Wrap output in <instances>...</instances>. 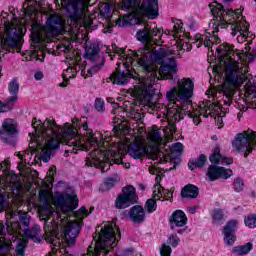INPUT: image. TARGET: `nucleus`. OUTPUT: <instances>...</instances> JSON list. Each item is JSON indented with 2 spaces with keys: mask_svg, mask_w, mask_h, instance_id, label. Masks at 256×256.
I'll use <instances>...</instances> for the list:
<instances>
[{
  "mask_svg": "<svg viewBox=\"0 0 256 256\" xmlns=\"http://www.w3.org/2000/svg\"><path fill=\"white\" fill-rule=\"evenodd\" d=\"M32 126L34 129H40L37 134H33L31 139L32 147H42L40 151V160L43 163H49L51 161L52 151L59 149V145L64 143L68 147H72V150L68 151H89L91 147L95 149L86 158V165L88 167H96L101 169L102 173L109 171V167L115 163L119 165L121 163V151L116 149H108L103 151L98 149L99 140L93 134V130L89 129L87 123L81 125L80 129H83L85 135V141H81L77 137L75 128L71 126L59 127L55 121L46 119L43 122L37 121V118L33 119Z\"/></svg>",
  "mask_w": 256,
  "mask_h": 256,
  "instance_id": "nucleus-1",
  "label": "nucleus"
},
{
  "mask_svg": "<svg viewBox=\"0 0 256 256\" xmlns=\"http://www.w3.org/2000/svg\"><path fill=\"white\" fill-rule=\"evenodd\" d=\"M161 31L158 28H151L146 25L136 33L137 41L144 44L143 48L137 51L131 52L126 57V63L133 65H139L144 71L146 76L143 78H136L134 87L138 91L140 100L144 105H153V95H155L156 81L161 79H173V75H177V62L175 57L171 56V52L165 48H161L154 53L151 52V48L147 45L148 43H155L159 41L161 36H158Z\"/></svg>",
  "mask_w": 256,
  "mask_h": 256,
  "instance_id": "nucleus-2",
  "label": "nucleus"
},
{
  "mask_svg": "<svg viewBox=\"0 0 256 256\" xmlns=\"http://www.w3.org/2000/svg\"><path fill=\"white\" fill-rule=\"evenodd\" d=\"M56 207L62 211V214L57 212L58 219L57 225L60 229L59 233L52 232L46 237V241H49L54 247H60L63 241H66L70 247L77 243V238L81 233V225H83V219L89 215L87 208L82 206L78 211L74 213L76 220H70L67 217V213H73L76 207H79V199L75 194H62L58 195L55 200Z\"/></svg>",
  "mask_w": 256,
  "mask_h": 256,
  "instance_id": "nucleus-3",
  "label": "nucleus"
},
{
  "mask_svg": "<svg viewBox=\"0 0 256 256\" xmlns=\"http://www.w3.org/2000/svg\"><path fill=\"white\" fill-rule=\"evenodd\" d=\"M216 51H218L221 65H225V81L220 89V93L223 95L222 100H220V105L229 107V105H231L235 89L245 81L243 66L239 62L241 56H239V53H236V59L233 45L228 43L220 45Z\"/></svg>",
  "mask_w": 256,
  "mask_h": 256,
  "instance_id": "nucleus-4",
  "label": "nucleus"
},
{
  "mask_svg": "<svg viewBox=\"0 0 256 256\" xmlns=\"http://www.w3.org/2000/svg\"><path fill=\"white\" fill-rule=\"evenodd\" d=\"M193 89H195V84L191 78L182 79L178 83L177 105L179 108L172 110L175 121H181V119H183V115H188L190 119H193L194 125H199V123H201L199 115H202V117H209V115H211V111H215L217 105L206 101L199 105L198 112H191L189 105H191Z\"/></svg>",
  "mask_w": 256,
  "mask_h": 256,
  "instance_id": "nucleus-5",
  "label": "nucleus"
},
{
  "mask_svg": "<svg viewBox=\"0 0 256 256\" xmlns=\"http://www.w3.org/2000/svg\"><path fill=\"white\" fill-rule=\"evenodd\" d=\"M210 11L216 20L214 23L216 27H220V29H227L230 25V29L232 31L231 35L233 37L239 33V36L237 37L238 43H243L245 39L251 35V32L249 31V24L247 20H245V17L239 16L241 15L239 10L233 11V9H225L223 5L213 2L210 4Z\"/></svg>",
  "mask_w": 256,
  "mask_h": 256,
  "instance_id": "nucleus-6",
  "label": "nucleus"
},
{
  "mask_svg": "<svg viewBox=\"0 0 256 256\" xmlns=\"http://www.w3.org/2000/svg\"><path fill=\"white\" fill-rule=\"evenodd\" d=\"M120 9L129 13V16L119 17L116 22L118 27H127V25H139L143 17L148 19H157L159 17V0H122Z\"/></svg>",
  "mask_w": 256,
  "mask_h": 256,
  "instance_id": "nucleus-7",
  "label": "nucleus"
},
{
  "mask_svg": "<svg viewBox=\"0 0 256 256\" xmlns=\"http://www.w3.org/2000/svg\"><path fill=\"white\" fill-rule=\"evenodd\" d=\"M63 33H65V22L58 14H51L40 32V38L51 41V39L57 37V35H63Z\"/></svg>",
  "mask_w": 256,
  "mask_h": 256,
  "instance_id": "nucleus-8",
  "label": "nucleus"
},
{
  "mask_svg": "<svg viewBox=\"0 0 256 256\" xmlns=\"http://www.w3.org/2000/svg\"><path fill=\"white\" fill-rule=\"evenodd\" d=\"M6 38L1 39V49L3 51H11L14 49L19 53L21 51V29L14 23H7L4 26Z\"/></svg>",
  "mask_w": 256,
  "mask_h": 256,
  "instance_id": "nucleus-9",
  "label": "nucleus"
},
{
  "mask_svg": "<svg viewBox=\"0 0 256 256\" xmlns=\"http://www.w3.org/2000/svg\"><path fill=\"white\" fill-rule=\"evenodd\" d=\"M61 3L69 15L70 23L77 25V21L83 19L85 13V0H61Z\"/></svg>",
  "mask_w": 256,
  "mask_h": 256,
  "instance_id": "nucleus-10",
  "label": "nucleus"
},
{
  "mask_svg": "<svg viewBox=\"0 0 256 256\" xmlns=\"http://www.w3.org/2000/svg\"><path fill=\"white\" fill-rule=\"evenodd\" d=\"M139 201V196L137 195V190L133 185H128L122 189V193L116 198V209H127L131 205H135Z\"/></svg>",
  "mask_w": 256,
  "mask_h": 256,
  "instance_id": "nucleus-11",
  "label": "nucleus"
},
{
  "mask_svg": "<svg viewBox=\"0 0 256 256\" xmlns=\"http://www.w3.org/2000/svg\"><path fill=\"white\" fill-rule=\"evenodd\" d=\"M0 135L4 143L14 146L17 143V123L11 118H6L2 122Z\"/></svg>",
  "mask_w": 256,
  "mask_h": 256,
  "instance_id": "nucleus-12",
  "label": "nucleus"
},
{
  "mask_svg": "<svg viewBox=\"0 0 256 256\" xmlns=\"http://www.w3.org/2000/svg\"><path fill=\"white\" fill-rule=\"evenodd\" d=\"M231 175H233V170L219 167L217 165H210L206 173L209 181H217V179H229Z\"/></svg>",
  "mask_w": 256,
  "mask_h": 256,
  "instance_id": "nucleus-13",
  "label": "nucleus"
},
{
  "mask_svg": "<svg viewBox=\"0 0 256 256\" xmlns=\"http://www.w3.org/2000/svg\"><path fill=\"white\" fill-rule=\"evenodd\" d=\"M237 225H239V221L230 220L223 227V235H224V243L228 246L233 245L235 241H237V236H235V231H237Z\"/></svg>",
  "mask_w": 256,
  "mask_h": 256,
  "instance_id": "nucleus-14",
  "label": "nucleus"
},
{
  "mask_svg": "<svg viewBox=\"0 0 256 256\" xmlns=\"http://www.w3.org/2000/svg\"><path fill=\"white\" fill-rule=\"evenodd\" d=\"M209 161L212 163V165H231L233 164V158H227L221 156V148L219 145H216L213 150L212 154L209 156Z\"/></svg>",
  "mask_w": 256,
  "mask_h": 256,
  "instance_id": "nucleus-15",
  "label": "nucleus"
},
{
  "mask_svg": "<svg viewBox=\"0 0 256 256\" xmlns=\"http://www.w3.org/2000/svg\"><path fill=\"white\" fill-rule=\"evenodd\" d=\"M147 153H149V147L137 142L131 144L128 148V155H130L132 159H142Z\"/></svg>",
  "mask_w": 256,
  "mask_h": 256,
  "instance_id": "nucleus-16",
  "label": "nucleus"
},
{
  "mask_svg": "<svg viewBox=\"0 0 256 256\" xmlns=\"http://www.w3.org/2000/svg\"><path fill=\"white\" fill-rule=\"evenodd\" d=\"M113 78L116 85H126V83H129L130 79H135L129 68H126V70L122 72L117 68L116 72L113 74Z\"/></svg>",
  "mask_w": 256,
  "mask_h": 256,
  "instance_id": "nucleus-17",
  "label": "nucleus"
},
{
  "mask_svg": "<svg viewBox=\"0 0 256 256\" xmlns=\"http://www.w3.org/2000/svg\"><path fill=\"white\" fill-rule=\"evenodd\" d=\"M132 223H143L146 219L145 208L141 205H134L128 212Z\"/></svg>",
  "mask_w": 256,
  "mask_h": 256,
  "instance_id": "nucleus-18",
  "label": "nucleus"
},
{
  "mask_svg": "<svg viewBox=\"0 0 256 256\" xmlns=\"http://www.w3.org/2000/svg\"><path fill=\"white\" fill-rule=\"evenodd\" d=\"M170 223L172 224L171 229H175V227H185V225H187L185 212L176 210L170 218Z\"/></svg>",
  "mask_w": 256,
  "mask_h": 256,
  "instance_id": "nucleus-19",
  "label": "nucleus"
},
{
  "mask_svg": "<svg viewBox=\"0 0 256 256\" xmlns=\"http://www.w3.org/2000/svg\"><path fill=\"white\" fill-rule=\"evenodd\" d=\"M8 91L11 96L7 100L15 107V103L19 101V82L17 78L12 79L8 84Z\"/></svg>",
  "mask_w": 256,
  "mask_h": 256,
  "instance_id": "nucleus-20",
  "label": "nucleus"
},
{
  "mask_svg": "<svg viewBox=\"0 0 256 256\" xmlns=\"http://www.w3.org/2000/svg\"><path fill=\"white\" fill-rule=\"evenodd\" d=\"M24 236L27 239H32L34 243H41L43 241V235H41V228L39 225H34L31 229H24Z\"/></svg>",
  "mask_w": 256,
  "mask_h": 256,
  "instance_id": "nucleus-21",
  "label": "nucleus"
},
{
  "mask_svg": "<svg viewBox=\"0 0 256 256\" xmlns=\"http://www.w3.org/2000/svg\"><path fill=\"white\" fill-rule=\"evenodd\" d=\"M86 57L90 59V61H102V58L98 55L99 53V45L95 43H87L85 47Z\"/></svg>",
  "mask_w": 256,
  "mask_h": 256,
  "instance_id": "nucleus-22",
  "label": "nucleus"
},
{
  "mask_svg": "<svg viewBox=\"0 0 256 256\" xmlns=\"http://www.w3.org/2000/svg\"><path fill=\"white\" fill-rule=\"evenodd\" d=\"M207 165V157L205 154H200L197 158H194L189 161L188 168L190 171H193L194 169H201Z\"/></svg>",
  "mask_w": 256,
  "mask_h": 256,
  "instance_id": "nucleus-23",
  "label": "nucleus"
},
{
  "mask_svg": "<svg viewBox=\"0 0 256 256\" xmlns=\"http://www.w3.org/2000/svg\"><path fill=\"white\" fill-rule=\"evenodd\" d=\"M181 195L185 199H195L199 195V188L193 184H188L182 189Z\"/></svg>",
  "mask_w": 256,
  "mask_h": 256,
  "instance_id": "nucleus-24",
  "label": "nucleus"
},
{
  "mask_svg": "<svg viewBox=\"0 0 256 256\" xmlns=\"http://www.w3.org/2000/svg\"><path fill=\"white\" fill-rule=\"evenodd\" d=\"M197 47H201L204 45L205 47H211L213 45V41H215V37L211 36V33H207L206 35L196 36Z\"/></svg>",
  "mask_w": 256,
  "mask_h": 256,
  "instance_id": "nucleus-25",
  "label": "nucleus"
},
{
  "mask_svg": "<svg viewBox=\"0 0 256 256\" xmlns=\"http://www.w3.org/2000/svg\"><path fill=\"white\" fill-rule=\"evenodd\" d=\"M148 140L153 143L154 147H159L163 142V137H161V131L152 129L148 134Z\"/></svg>",
  "mask_w": 256,
  "mask_h": 256,
  "instance_id": "nucleus-26",
  "label": "nucleus"
},
{
  "mask_svg": "<svg viewBox=\"0 0 256 256\" xmlns=\"http://www.w3.org/2000/svg\"><path fill=\"white\" fill-rule=\"evenodd\" d=\"M251 249H253V243L248 242L245 245L234 247L232 253H235L236 255H247L250 253Z\"/></svg>",
  "mask_w": 256,
  "mask_h": 256,
  "instance_id": "nucleus-27",
  "label": "nucleus"
},
{
  "mask_svg": "<svg viewBox=\"0 0 256 256\" xmlns=\"http://www.w3.org/2000/svg\"><path fill=\"white\" fill-rule=\"evenodd\" d=\"M98 62L100 63L88 69L87 73L85 72V70H81L82 77H85V79H87V77H93L95 73H98V71H101V69L103 68V58H102V61H98Z\"/></svg>",
  "mask_w": 256,
  "mask_h": 256,
  "instance_id": "nucleus-28",
  "label": "nucleus"
},
{
  "mask_svg": "<svg viewBox=\"0 0 256 256\" xmlns=\"http://www.w3.org/2000/svg\"><path fill=\"white\" fill-rule=\"evenodd\" d=\"M29 225H31V216L27 213H22L19 215V227L20 229H28Z\"/></svg>",
  "mask_w": 256,
  "mask_h": 256,
  "instance_id": "nucleus-29",
  "label": "nucleus"
},
{
  "mask_svg": "<svg viewBox=\"0 0 256 256\" xmlns=\"http://www.w3.org/2000/svg\"><path fill=\"white\" fill-rule=\"evenodd\" d=\"M246 89H247L248 95H250L252 97V99H256L255 79L252 78V79L248 80V82L246 83Z\"/></svg>",
  "mask_w": 256,
  "mask_h": 256,
  "instance_id": "nucleus-30",
  "label": "nucleus"
},
{
  "mask_svg": "<svg viewBox=\"0 0 256 256\" xmlns=\"http://www.w3.org/2000/svg\"><path fill=\"white\" fill-rule=\"evenodd\" d=\"M144 209H146L147 213H153L157 211V202L155 199H148L144 205Z\"/></svg>",
  "mask_w": 256,
  "mask_h": 256,
  "instance_id": "nucleus-31",
  "label": "nucleus"
},
{
  "mask_svg": "<svg viewBox=\"0 0 256 256\" xmlns=\"http://www.w3.org/2000/svg\"><path fill=\"white\" fill-rule=\"evenodd\" d=\"M244 223L246 227H249V229H255L256 227V214H250L244 219Z\"/></svg>",
  "mask_w": 256,
  "mask_h": 256,
  "instance_id": "nucleus-32",
  "label": "nucleus"
},
{
  "mask_svg": "<svg viewBox=\"0 0 256 256\" xmlns=\"http://www.w3.org/2000/svg\"><path fill=\"white\" fill-rule=\"evenodd\" d=\"M25 249H27V242L20 241L15 249V256H25Z\"/></svg>",
  "mask_w": 256,
  "mask_h": 256,
  "instance_id": "nucleus-33",
  "label": "nucleus"
},
{
  "mask_svg": "<svg viewBox=\"0 0 256 256\" xmlns=\"http://www.w3.org/2000/svg\"><path fill=\"white\" fill-rule=\"evenodd\" d=\"M13 107L7 99L4 102L0 100V113H8V111H12Z\"/></svg>",
  "mask_w": 256,
  "mask_h": 256,
  "instance_id": "nucleus-34",
  "label": "nucleus"
},
{
  "mask_svg": "<svg viewBox=\"0 0 256 256\" xmlns=\"http://www.w3.org/2000/svg\"><path fill=\"white\" fill-rule=\"evenodd\" d=\"M120 179L119 176H114V177H109L106 179L105 181V186L107 187V189H111L113 187H115V185H117V183H119Z\"/></svg>",
  "mask_w": 256,
  "mask_h": 256,
  "instance_id": "nucleus-35",
  "label": "nucleus"
},
{
  "mask_svg": "<svg viewBox=\"0 0 256 256\" xmlns=\"http://www.w3.org/2000/svg\"><path fill=\"white\" fill-rule=\"evenodd\" d=\"M94 107L99 113L105 112V100L101 98H96L94 102Z\"/></svg>",
  "mask_w": 256,
  "mask_h": 256,
  "instance_id": "nucleus-36",
  "label": "nucleus"
},
{
  "mask_svg": "<svg viewBox=\"0 0 256 256\" xmlns=\"http://www.w3.org/2000/svg\"><path fill=\"white\" fill-rule=\"evenodd\" d=\"M244 187H245V183L243 182V179L241 178L234 179V191H236V193H241Z\"/></svg>",
  "mask_w": 256,
  "mask_h": 256,
  "instance_id": "nucleus-37",
  "label": "nucleus"
},
{
  "mask_svg": "<svg viewBox=\"0 0 256 256\" xmlns=\"http://www.w3.org/2000/svg\"><path fill=\"white\" fill-rule=\"evenodd\" d=\"M100 13L102 17H105V19H110L111 18V5L105 4L101 10Z\"/></svg>",
  "mask_w": 256,
  "mask_h": 256,
  "instance_id": "nucleus-38",
  "label": "nucleus"
},
{
  "mask_svg": "<svg viewBox=\"0 0 256 256\" xmlns=\"http://www.w3.org/2000/svg\"><path fill=\"white\" fill-rule=\"evenodd\" d=\"M171 246L167 244H162V247L160 248V255L161 256H171L172 253Z\"/></svg>",
  "mask_w": 256,
  "mask_h": 256,
  "instance_id": "nucleus-39",
  "label": "nucleus"
},
{
  "mask_svg": "<svg viewBox=\"0 0 256 256\" xmlns=\"http://www.w3.org/2000/svg\"><path fill=\"white\" fill-rule=\"evenodd\" d=\"M179 241H181L179 239V237H177V234H172L168 240L167 243L168 245H171L172 247H177L179 245Z\"/></svg>",
  "mask_w": 256,
  "mask_h": 256,
  "instance_id": "nucleus-40",
  "label": "nucleus"
},
{
  "mask_svg": "<svg viewBox=\"0 0 256 256\" xmlns=\"http://www.w3.org/2000/svg\"><path fill=\"white\" fill-rule=\"evenodd\" d=\"M223 217L224 214L221 209H216L212 212V219H214V221H222Z\"/></svg>",
  "mask_w": 256,
  "mask_h": 256,
  "instance_id": "nucleus-41",
  "label": "nucleus"
},
{
  "mask_svg": "<svg viewBox=\"0 0 256 256\" xmlns=\"http://www.w3.org/2000/svg\"><path fill=\"white\" fill-rule=\"evenodd\" d=\"M172 151L174 153H181L183 151V144L181 142L172 144Z\"/></svg>",
  "mask_w": 256,
  "mask_h": 256,
  "instance_id": "nucleus-42",
  "label": "nucleus"
},
{
  "mask_svg": "<svg viewBox=\"0 0 256 256\" xmlns=\"http://www.w3.org/2000/svg\"><path fill=\"white\" fill-rule=\"evenodd\" d=\"M39 198H40V201H43L46 207H49V199L47 198V193L45 191H41L39 193Z\"/></svg>",
  "mask_w": 256,
  "mask_h": 256,
  "instance_id": "nucleus-43",
  "label": "nucleus"
},
{
  "mask_svg": "<svg viewBox=\"0 0 256 256\" xmlns=\"http://www.w3.org/2000/svg\"><path fill=\"white\" fill-rule=\"evenodd\" d=\"M177 93H179L178 91H168L166 93V97L167 99H169V101H174L176 99V103H177Z\"/></svg>",
  "mask_w": 256,
  "mask_h": 256,
  "instance_id": "nucleus-44",
  "label": "nucleus"
},
{
  "mask_svg": "<svg viewBox=\"0 0 256 256\" xmlns=\"http://www.w3.org/2000/svg\"><path fill=\"white\" fill-rule=\"evenodd\" d=\"M174 31L177 33V31H181L183 29V22L181 20H174Z\"/></svg>",
  "mask_w": 256,
  "mask_h": 256,
  "instance_id": "nucleus-45",
  "label": "nucleus"
},
{
  "mask_svg": "<svg viewBox=\"0 0 256 256\" xmlns=\"http://www.w3.org/2000/svg\"><path fill=\"white\" fill-rule=\"evenodd\" d=\"M7 233H9V226L5 227V224H3V222H0V235H2V237H5Z\"/></svg>",
  "mask_w": 256,
  "mask_h": 256,
  "instance_id": "nucleus-46",
  "label": "nucleus"
},
{
  "mask_svg": "<svg viewBox=\"0 0 256 256\" xmlns=\"http://www.w3.org/2000/svg\"><path fill=\"white\" fill-rule=\"evenodd\" d=\"M241 105L238 106V108L240 109V111H242V113H245V111H247L249 109V107H247V102H245V100H242Z\"/></svg>",
  "mask_w": 256,
  "mask_h": 256,
  "instance_id": "nucleus-47",
  "label": "nucleus"
},
{
  "mask_svg": "<svg viewBox=\"0 0 256 256\" xmlns=\"http://www.w3.org/2000/svg\"><path fill=\"white\" fill-rule=\"evenodd\" d=\"M249 61L256 59V47L252 49V52L248 56Z\"/></svg>",
  "mask_w": 256,
  "mask_h": 256,
  "instance_id": "nucleus-48",
  "label": "nucleus"
},
{
  "mask_svg": "<svg viewBox=\"0 0 256 256\" xmlns=\"http://www.w3.org/2000/svg\"><path fill=\"white\" fill-rule=\"evenodd\" d=\"M34 79H36V81H41V79H43V72H36L34 74Z\"/></svg>",
  "mask_w": 256,
  "mask_h": 256,
  "instance_id": "nucleus-49",
  "label": "nucleus"
},
{
  "mask_svg": "<svg viewBox=\"0 0 256 256\" xmlns=\"http://www.w3.org/2000/svg\"><path fill=\"white\" fill-rule=\"evenodd\" d=\"M3 205H5V196L0 194V209H3Z\"/></svg>",
  "mask_w": 256,
  "mask_h": 256,
  "instance_id": "nucleus-50",
  "label": "nucleus"
},
{
  "mask_svg": "<svg viewBox=\"0 0 256 256\" xmlns=\"http://www.w3.org/2000/svg\"><path fill=\"white\" fill-rule=\"evenodd\" d=\"M173 189H171L170 191H167V193H165V197H167V199H171V197H173Z\"/></svg>",
  "mask_w": 256,
  "mask_h": 256,
  "instance_id": "nucleus-51",
  "label": "nucleus"
},
{
  "mask_svg": "<svg viewBox=\"0 0 256 256\" xmlns=\"http://www.w3.org/2000/svg\"><path fill=\"white\" fill-rule=\"evenodd\" d=\"M189 213H191L192 215L195 214V212L197 211V207L193 206V207H189L188 208Z\"/></svg>",
  "mask_w": 256,
  "mask_h": 256,
  "instance_id": "nucleus-52",
  "label": "nucleus"
},
{
  "mask_svg": "<svg viewBox=\"0 0 256 256\" xmlns=\"http://www.w3.org/2000/svg\"><path fill=\"white\" fill-rule=\"evenodd\" d=\"M161 183V175L156 176V185H159Z\"/></svg>",
  "mask_w": 256,
  "mask_h": 256,
  "instance_id": "nucleus-53",
  "label": "nucleus"
},
{
  "mask_svg": "<svg viewBox=\"0 0 256 256\" xmlns=\"http://www.w3.org/2000/svg\"><path fill=\"white\" fill-rule=\"evenodd\" d=\"M66 73H73V68H72V67L68 68V69L66 70Z\"/></svg>",
  "mask_w": 256,
  "mask_h": 256,
  "instance_id": "nucleus-54",
  "label": "nucleus"
},
{
  "mask_svg": "<svg viewBox=\"0 0 256 256\" xmlns=\"http://www.w3.org/2000/svg\"><path fill=\"white\" fill-rule=\"evenodd\" d=\"M114 129H115L116 131H121L122 127H121V126H115Z\"/></svg>",
  "mask_w": 256,
  "mask_h": 256,
  "instance_id": "nucleus-55",
  "label": "nucleus"
},
{
  "mask_svg": "<svg viewBox=\"0 0 256 256\" xmlns=\"http://www.w3.org/2000/svg\"><path fill=\"white\" fill-rule=\"evenodd\" d=\"M243 117V114L241 112L238 113V119H241Z\"/></svg>",
  "mask_w": 256,
  "mask_h": 256,
  "instance_id": "nucleus-56",
  "label": "nucleus"
},
{
  "mask_svg": "<svg viewBox=\"0 0 256 256\" xmlns=\"http://www.w3.org/2000/svg\"><path fill=\"white\" fill-rule=\"evenodd\" d=\"M112 49H114V51H117L116 49H117V45H112Z\"/></svg>",
  "mask_w": 256,
  "mask_h": 256,
  "instance_id": "nucleus-57",
  "label": "nucleus"
},
{
  "mask_svg": "<svg viewBox=\"0 0 256 256\" xmlns=\"http://www.w3.org/2000/svg\"><path fill=\"white\" fill-rule=\"evenodd\" d=\"M143 131H144L143 127H140L139 128V133H143Z\"/></svg>",
  "mask_w": 256,
  "mask_h": 256,
  "instance_id": "nucleus-58",
  "label": "nucleus"
},
{
  "mask_svg": "<svg viewBox=\"0 0 256 256\" xmlns=\"http://www.w3.org/2000/svg\"><path fill=\"white\" fill-rule=\"evenodd\" d=\"M61 49H62V51H67L66 46H62Z\"/></svg>",
  "mask_w": 256,
  "mask_h": 256,
  "instance_id": "nucleus-59",
  "label": "nucleus"
},
{
  "mask_svg": "<svg viewBox=\"0 0 256 256\" xmlns=\"http://www.w3.org/2000/svg\"><path fill=\"white\" fill-rule=\"evenodd\" d=\"M230 1H233V0H223L224 3H229Z\"/></svg>",
  "mask_w": 256,
  "mask_h": 256,
  "instance_id": "nucleus-60",
  "label": "nucleus"
},
{
  "mask_svg": "<svg viewBox=\"0 0 256 256\" xmlns=\"http://www.w3.org/2000/svg\"><path fill=\"white\" fill-rule=\"evenodd\" d=\"M212 33H214V34H215V33H217V30H216V29H214V30L212 31Z\"/></svg>",
  "mask_w": 256,
  "mask_h": 256,
  "instance_id": "nucleus-61",
  "label": "nucleus"
},
{
  "mask_svg": "<svg viewBox=\"0 0 256 256\" xmlns=\"http://www.w3.org/2000/svg\"><path fill=\"white\" fill-rule=\"evenodd\" d=\"M178 233H183V231H181V230H178Z\"/></svg>",
  "mask_w": 256,
  "mask_h": 256,
  "instance_id": "nucleus-62",
  "label": "nucleus"
},
{
  "mask_svg": "<svg viewBox=\"0 0 256 256\" xmlns=\"http://www.w3.org/2000/svg\"><path fill=\"white\" fill-rule=\"evenodd\" d=\"M43 60H44V57H42V58L40 59V61H42V62H43Z\"/></svg>",
  "mask_w": 256,
  "mask_h": 256,
  "instance_id": "nucleus-63",
  "label": "nucleus"
},
{
  "mask_svg": "<svg viewBox=\"0 0 256 256\" xmlns=\"http://www.w3.org/2000/svg\"><path fill=\"white\" fill-rule=\"evenodd\" d=\"M49 213H50V214H53V211L49 210Z\"/></svg>",
  "mask_w": 256,
  "mask_h": 256,
  "instance_id": "nucleus-64",
  "label": "nucleus"
}]
</instances>
